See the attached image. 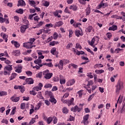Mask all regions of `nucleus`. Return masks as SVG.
Wrapping results in <instances>:
<instances>
[{
	"instance_id": "obj_1",
	"label": "nucleus",
	"mask_w": 125,
	"mask_h": 125,
	"mask_svg": "<svg viewBox=\"0 0 125 125\" xmlns=\"http://www.w3.org/2000/svg\"><path fill=\"white\" fill-rule=\"evenodd\" d=\"M45 94L48 95L50 97L49 102L51 103H54V104H56L57 103V101L55 98H54V96H53V93L50 91H46Z\"/></svg>"
},
{
	"instance_id": "obj_2",
	"label": "nucleus",
	"mask_w": 125,
	"mask_h": 125,
	"mask_svg": "<svg viewBox=\"0 0 125 125\" xmlns=\"http://www.w3.org/2000/svg\"><path fill=\"white\" fill-rule=\"evenodd\" d=\"M42 74L45 80H50L53 76V73L49 72V70L48 69H46L43 71Z\"/></svg>"
},
{
	"instance_id": "obj_3",
	"label": "nucleus",
	"mask_w": 125,
	"mask_h": 125,
	"mask_svg": "<svg viewBox=\"0 0 125 125\" xmlns=\"http://www.w3.org/2000/svg\"><path fill=\"white\" fill-rule=\"evenodd\" d=\"M12 65L9 64L6 65L4 68V76H6L7 75H10V73H11V71H12Z\"/></svg>"
},
{
	"instance_id": "obj_4",
	"label": "nucleus",
	"mask_w": 125,
	"mask_h": 125,
	"mask_svg": "<svg viewBox=\"0 0 125 125\" xmlns=\"http://www.w3.org/2000/svg\"><path fill=\"white\" fill-rule=\"evenodd\" d=\"M79 105L81 106V107H79L78 105H75L74 107H73L71 108L70 111L73 112L74 113H77V112L80 113V112L82 110H83V105L81 104H80Z\"/></svg>"
},
{
	"instance_id": "obj_5",
	"label": "nucleus",
	"mask_w": 125,
	"mask_h": 125,
	"mask_svg": "<svg viewBox=\"0 0 125 125\" xmlns=\"http://www.w3.org/2000/svg\"><path fill=\"white\" fill-rule=\"evenodd\" d=\"M124 86V83L121 81H118L116 85V93H119L121 89L123 88Z\"/></svg>"
},
{
	"instance_id": "obj_6",
	"label": "nucleus",
	"mask_w": 125,
	"mask_h": 125,
	"mask_svg": "<svg viewBox=\"0 0 125 125\" xmlns=\"http://www.w3.org/2000/svg\"><path fill=\"white\" fill-rule=\"evenodd\" d=\"M99 40H100L99 37L98 36L94 37L91 42L90 41L88 42V44L90 45H91V46L95 47V45L93 44H94V42H99Z\"/></svg>"
},
{
	"instance_id": "obj_7",
	"label": "nucleus",
	"mask_w": 125,
	"mask_h": 125,
	"mask_svg": "<svg viewBox=\"0 0 125 125\" xmlns=\"http://www.w3.org/2000/svg\"><path fill=\"white\" fill-rule=\"evenodd\" d=\"M34 83V80L32 78H26L23 85L25 84H33Z\"/></svg>"
},
{
	"instance_id": "obj_8",
	"label": "nucleus",
	"mask_w": 125,
	"mask_h": 125,
	"mask_svg": "<svg viewBox=\"0 0 125 125\" xmlns=\"http://www.w3.org/2000/svg\"><path fill=\"white\" fill-rule=\"evenodd\" d=\"M88 118H89V114H86L83 117V120L82 121V123L84 124V125H88Z\"/></svg>"
},
{
	"instance_id": "obj_9",
	"label": "nucleus",
	"mask_w": 125,
	"mask_h": 125,
	"mask_svg": "<svg viewBox=\"0 0 125 125\" xmlns=\"http://www.w3.org/2000/svg\"><path fill=\"white\" fill-rule=\"evenodd\" d=\"M28 28H29L28 24H26V25L21 26L20 28L21 33L22 34H24L25 32H26V30H27V29H28Z\"/></svg>"
},
{
	"instance_id": "obj_10",
	"label": "nucleus",
	"mask_w": 125,
	"mask_h": 125,
	"mask_svg": "<svg viewBox=\"0 0 125 125\" xmlns=\"http://www.w3.org/2000/svg\"><path fill=\"white\" fill-rule=\"evenodd\" d=\"M10 99L12 102H18L19 100H20V97H17L16 95H14L12 96L11 98Z\"/></svg>"
},
{
	"instance_id": "obj_11",
	"label": "nucleus",
	"mask_w": 125,
	"mask_h": 125,
	"mask_svg": "<svg viewBox=\"0 0 125 125\" xmlns=\"http://www.w3.org/2000/svg\"><path fill=\"white\" fill-rule=\"evenodd\" d=\"M23 47H25L27 49H29L32 48V44L30 42H25L23 43Z\"/></svg>"
},
{
	"instance_id": "obj_12",
	"label": "nucleus",
	"mask_w": 125,
	"mask_h": 125,
	"mask_svg": "<svg viewBox=\"0 0 125 125\" xmlns=\"http://www.w3.org/2000/svg\"><path fill=\"white\" fill-rule=\"evenodd\" d=\"M75 36H77L78 38L80 37V36H83V30L81 29L80 30H77L75 31Z\"/></svg>"
},
{
	"instance_id": "obj_13",
	"label": "nucleus",
	"mask_w": 125,
	"mask_h": 125,
	"mask_svg": "<svg viewBox=\"0 0 125 125\" xmlns=\"http://www.w3.org/2000/svg\"><path fill=\"white\" fill-rule=\"evenodd\" d=\"M59 79L61 84H65V83H66V80H65V78H64V77L62 75H60Z\"/></svg>"
},
{
	"instance_id": "obj_14",
	"label": "nucleus",
	"mask_w": 125,
	"mask_h": 125,
	"mask_svg": "<svg viewBox=\"0 0 125 125\" xmlns=\"http://www.w3.org/2000/svg\"><path fill=\"white\" fill-rule=\"evenodd\" d=\"M11 43L12 44H14L15 47L16 48H18V47H20V43L18 42L17 41H15L14 40H13L11 42Z\"/></svg>"
},
{
	"instance_id": "obj_15",
	"label": "nucleus",
	"mask_w": 125,
	"mask_h": 125,
	"mask_svg": "<svg viewBox=\"0 0 125 125\" xmlns=\"http://www.w3.org/2000/svg\"><path fill=\"white\" fill-rule=\"evenodd\" d=\"M22 69H23V66L20 64L19 65H18V67H17L15 72H16L17 73H19V74H20V73L22 72Z\"/></svg>"
},
{
	"instance_id": "obj_16",
	"label": "nucleus",
	"mask_w": 125,
	"mask_h": 125,
	"mask_svg": "<svg viewBox=\"0 0 125 125\" xmlns=\"http://www.w3.org/2000/svg\"><path fill=\"white\" fill-rule=\"evenodd\" d=\"M18 6H25L26 5V3H25V1L23 0H19L18 1Z\"/></svg>"
},
{
	"instance_id": "obj_17",
	"label": "nucleus",
	"mask_w": 125,
	"mask_h": 125,
	"mask_svg": "<svg viewBox=\"0 0 125 125\" xmlns=\"http://www.w3.org/2000/svg\"><path fill=\"white\" fill-rule=\"evenodd\" d=\"M75 83V80L74 79L70 80L69 81H68L66 83V85L67 86H70L71 85H73V84H74Z\"/></svg>"
},
{
	"instance_id": "obj_18",
	"label": "nucleus",
	"mask_w": 125,
	"mask_h": 125,
	"mask_svg": "<svg viewBox=\"0 0 125 125\" xmlns=\"http://www.w3.org/2000/svg\"><path fill=\"white\" fill-rule=\"evenodd\" d=\"M64 22L62 21H59L55 23V27H61L63 25Z\"/></svg>"
},
{
	"instance_id": "obj_19",
	"label": "nucleus",
	"mask_w": 125,
	"mask_h": 125,
	"mask_svg": "<svg viewBox=\"0 0 125 125\" xmlns=\"http://www.w3.org/2000/svg\"><path fill=\"white\" fill-rule=\"evenodd\" d=\"M74 98H72L71 99L68 100V106H70L71 105H75V104H74Z\"/></svg>"
},
{
	"instance_id": "obj_20",
	"label": "nucleus",
	"mask_w": 125,
	"mask_h": 125,
	"mask_svg": "<svg viewBox=\"0 0 125 125\" xmlns=\"http://www.w3.org/2000/svg\"><path fill=\"white\" fill-rule=\"evenodd\" d=\"M64 63H63V61L60 60L58 63V68L60 70H63V65Z\"/></svg>"
},
{
	"instance_id": "obj_21",
	"label": "nucleus",
	"mask_w": 125,
	"mask_h": 125,
	"mask_svg": "<svg viewBox=\"0 0 125 125\" xmlns=\"http://www.w3.org/2000/svg\"><path fill=\"white\" fill-rule=\"evenodd\" d=\"M86 15H89L90 12H91V9L90 8V5H88V7L86 8Z\"/></svg>"
},
{
	"instance_id": "obj_22",
	"label": "nucleus",
	"mask_w": 125,
	"mask_h": 125,
	"mask_svg": "<svg viewBox=\"0 0 125 125\" xmlns=\"http://www.w3.org/2000/svg\"><path fill=\"white\" fill-rule=\"evenodd\" d=\"M34 63L35 64H38V65H39V66L40 67H42V64H41V63H42V60L40 59L35 60Z\"/></svg>"
},
{
	"instance_id": "obj_23",
	"label": "nucleus",
	"mask_w": 125,
	"mask_h": 125,
	"mask_svg": "<svg viewBox=\"0 0 125 125\" xmlns=\"http://www.w3.org/2000/svg\"><path fill=\"white\" fill-rule=\"evenodd\" d=\"M118 30V26L117 25H113L110 26L108 28V31H116Z\"/></svg>"
},
{
	"instance_id": "obj_24",
	"label": "nucleus",
	"mask_w": 125,
	"mask_h": 125,
	"mask_svg": "<svg viewBox=\"0 0 125 125\" xmlns=\"http://www.w3.org/2000/svg\"><path fill=\"white\" fill-rule=\"evenodd\" d=\"M0 36L1 37H2L3 40H5V42H7V38H8V36L3 33H1Z\"/></svg>"
},
{
	"instance_id": "obj_25",
	"label": "nucleus",
	"mask_w": 125,
	"mask_h": 125,
	"mask_svg": "<svg viewBox=\"0 0 125 125\" xmlns=\"http://www.w3.org/2000/svg\"><path fill=\"white\" fill-rule=\"evenodd\" d=\"M49 2L46 0H43L42 1V5L43 6H45V7H48L49 6Z\"/></svg>"
},
{
	"instance_id": "obj_26",
	"label": "nucleus",
	"mask_w": 125,
	"mask_h": 125,
	"mask_svg": "<svg viewBox=\"0 0 125 125\" xmlns=\"http://www.w3.org/2000/svg\"><path fill=\"white\" fill-rule=\"evenodd\" d=\"M104 6V3L103 2V0L101 1L100 3L96 7V9H100L101 8H103V6Z\"/></svg>"
},
{
	"instance_id": "obj_27",
	"label": "nucleus",
	"mask_w": 125,
	"mask_h": 125,
	"mask_svg": "<svg viewBox=\"0 0 125 125\" xmlns=\"http://www.w3.org/2000/svg\"><path fill=\"white\" fill-rule=\"evenodd\" d=\"M78 2L80 4H83L84 5V4H86V1H89L90 0H78Z\"/></svg>"
},
{
	"instance_id": "obj_28",
	"label": "nucleus",
	"mask_w": 125,
	"mask_h": 125,
	"mask_svg": "<svg viewBox=\"0 0 125 125\" xmlns=\"http://www.w3.org/2000/svg\"><path fill=\"white\" fill-rule=\"evenodd\" d=\"M69 9H72V10L76 11L78 10V6H77L76 5H71L69 7Z\"/></svg>"
},
{
	"instance_id": "obj_29",
	"label": "nucleus",
	"mask_w": 125,
	"mask_h": 125,
	"mask_svg": "<svg viewBox=\"0 0 125 125\" xmlns=\"http://www.w3.org/2000/svg\"><path fill=\"white\" fill-rule=\"evenodd\" d=\"M16 76H17V74L14 73H12L11 77L9 78V81H12L14 80L15 78H16Z\"/></svg>"
},
{
	"instance_id": "obj_30",
	"label": "nucleus",
	"mask_w": 125,
	"mask_h": 125,
	"mask_svg": "<svg viewBox=\"0 0 125 125\" xmlns=\"http://www.w3.org/2000/svg\"><path fill=\"white\" fill-rule=\"evenodd\" d=\"M44 24V22L43 21H40L36 25V26L34 27V29H36V28H40V27H42V25Z\"/></svg>"
},
{
	"instance_id": "obj_31",
	"label": "nucleus",
	"mask_w": 125,
	"mask_h": 125,
	"mask_svg": "<svg viewBox=\"0 0 125 125\" xmlns=\"http://www.w3.org/2000/svg\"><path fill=\"white\" fill-rule=\"evenodd\" d=\"M62 112L63 114H68V113H69V110L67 107H64L62 109Z\"/></svg>"
},
{
	"instance_id": "obj_32",
	"label": "nucleus",
	"mask_w": 125,
	"mask_h": 125,
	"mask_svg": "<svg viewBox=\"0 0 125 125\" xmlns=\"http://www.w3.org/2000/svg\"><path fill=\"white\" fill-rule=\"evenodd\" d=\"M37 97H38V98H40V99H44V98H43V97L42 95V92H39L38 93Z\"/></svg>"
},
{
	"instance_id": "obj_33",
	"label": "nucleus",
	"mask_w": 125,
	"mask_h": 125,
	"mask_svg": "<svg viewBox=\"0 0 125 125\" xmlns=\"http://www.w3.org/2000/svg\"><path fill=\"white\" fill-rule=\"evenodd\" d=\"M42 106V103H39L37 104V105H36L34 109L37 110H39L41 107Z\"/></svg>"
},
{
	"instance_id": "obj_34",
	"label": "nucleus",
	"mask_w": 125,
	"mask_h": 125,
	"mask_svg": "<svg viewBox=\"0 0 125 125\" xmlns=\"http://www.w3.org/2000/svg\"><path fill=\"white\" fill-rule=\"evenodd\" d=\"M16 12L19 14H23V13H24V10L22 9H19L16 10Z\"/></svg>"
},
{
	"instance_id": "obj_35",
	"label": "nucleus",
	"mask_w": 125,
	"mask_h": 125,
	"mask_svg": "<svg viewBox=\"0 0 125 125\" xmlns=\"http://www.w3.org/2000/svg\"><path fill=\"white\" fill-rule=\"evenodd\" d=\"M95 95V93H93L92 95H89V98L87 99V101H88V102L91 101V100H92V99L93 98V97H94Z\"/></svg>"
},
{
	"instance_id": "obj_36",
	"label": "nucleus",
	"mask_w": 125,
	"mask_h": 125,
	"mask_svg": "<svg viewBox=\"0 0 125 125\" xmlns=\"http://www.w3.org/2000/svg\"><path fill=\"white\" fill-rule=\"evenodd\" d=\"M84 52L83 51H78V50H77V52H76V55L80 56V55H83V54H84Z\"/></svg>"
},
{
	"instance_id": "obj_37",
	"label": "nucleus",
	"mask_w": 125,
	"mask_h": 125,
	"mask_svg": "<svg viewBox=\"0 0 125 125\" xmlns=\"http://www.w3.org/2000/svg\"><path fill=\"white\" fill-rule=\"evenodd\" d=\"M56 52V48L53 47L51 49L50 53L53 55H55V53Z\"/></svg>"
},
{
	"instance_id": "obj_38",
	"label": "nucleus",
	"mask_w": 125,
	"mask_h": 125,
	"mask_svg": "<svg viewBox=\"0 0 125 125\" xmlns=\"http://www.w3.org/2000/svg\"><path fill=\"white\" fill-rule=\"evenodd\" d=\"M83 90H81L77 92V94L79 95V97L80 98L83 97Z\"/></svg>"
},
{
	"instance_id": "obj_39",
	"label": "nucleus",
	"mask_w": 125,
	"mask_h": 125,
	"mask_svg": "<svg viewBox=\"0 0 125 125\" xmlns=\"http://www.w3.org/2000/svg\"><path fill=\"white\" fill-rule=\"evenodd\" d=\"M42 30L44 34H47V33L50 32V29H47V28H45L44 29H42Z\"/></svg>"
},
{
	"instance_id": "obj_40",
	"label": "nucleus",
	"mask_w": 125,
	"mask_h": 125,
	"mask_svg": "<svg viewBox=\"0 0 125 125\" xmlns=\"http://www.w3.org/2000/svg\"><path fill=\"white\" fill-rule=\"evenodd\" d=\"M25 74H26L27 76L28 77H32L33 75V73L29 70L25 71Z\"/></svg>"
},
{
	"instance_id": "obj_41",
	"label": "nucleus",
	"mask_w": 125,
	"mask_h": 125,
	"mask_svg": "<svg viewBox=\"0 0 125 125\" xmlns=\"http://www.w3.org/2000/svg\"><path fill=\"white\" fill-rule=\"evenodd\" d=\"M52 120H53L52 117H48L47 119V124H48V125H49L51 123V122H52Z\"/></svg>"
},
{
	"instance_id": "obj_42",
	"label": "nucleus",
	"mask_w": 125,
	"mask_h": 125,
	"mask_svg": "<svg viewBox=\"0 0 125 125\" xmlns=\"http://www.w3.org/2000/svg\"><path fill=\"white\" fill-rule=\"evenodd\" d=\"M95 72L96 74H102V73H104V70L102 69V70H96L95 71Z\"/></svg>"
},
{
	"instance_id": "obj_43",
	"label": "nucleus",
	"mask_w": 125,
	"mask_h": 125,
	"mask_svg": "<svg viewBox=\"0 0 125 125\" xmlns=\"http://www.w3.org/2000/svg\"><path fill=\"white\" fill-rule=\"evenodd\" d=\"M125 103L124 104H123V107L121 109V110L120 111V113L122 114L123 113H125Z\"/></svg>"
},
{
	"instance_id": "obj_44",
	"label": "nucleus",
	"mask_w": 125,
	"mask_h": 125,
	"mask_svg": "<svg viewBox=\"0 0 125 125\" xmlns=\"http://www.w3.org/2000/svg\"><path fill=\"white\" fill-rule=\"evenodd\" d=\"M71 66L73 67V68H74V69H77L78 68V65L77 64H75L74 63H71L70 64V66H68V68H70Z\"/></svg>"
},
{
	"instance_id": "obj_45",
	"label": "nucleus",
	"mask_w": 125,
	"mask_h": 125,
	"mask_svg": "<svg viewBox=\"0 0 125 125\" xmlns=\"http://www.w3.org/2000/svg\"><path fill=\"white\" fill-rule=\"evenodd\" d=\"M53 38L54 40H56L57 39H58V34L56 32H54V33L53 35Z\"/></svg>"
},
{
	"instance_id": "obj_46",
	"label": "nucleus",
	"mask_w": 125,
	"mask_h": 125,
	"mask_svg": "<svg viewBox=\"0 0 125 125\" xmlns=\"http://www.w3.org/2000/svg\"><path fill=\"white\" fill-rule=\"evenodd\" d=\"M62 62H63V65H66L70 63V61L66 59L62 60Z\"/></svg>"
},
{
	"instance_id": "obj_47",
	"label": "nucleus",
	"mask_w": 125,
	"mask_h": 125,
	"mask_svg": "<svg viewBox=\"0 0 125 125\" xmlns=\"http://www.w3.org/2000/svg\"><path fill=\"white\" fill-rule=\"evenodd\" d=\"M36 123V119L35 118H32L30 121L29 122V124H30L31 125L35 124Z\"/></svg>"
},
{
	"instance_id": "obj_48",
	"label": "nucleus",
	"mask_w": 125,
	"mask_h": 125,
	"mask_svg": "<svg viewBox=\"0 0 125 125\" xmlns=\"http://www.w3.org/2000/svg\"><path fill=\"white\" fill-rule=\"evenodd\" d=\"M64 12L65 13H68V14H71V12L68 9V7H66L65 9L64 10Z\"/></svg>"
},
{
	"instance_id": "obj_49",
	"label": "nucleus",
	"mask_w": 125,
	"mask_h": 125,
	"mask_svg": "<svg viewBox=\"0 0 125 125\" xmlns=\"http://www.w3.org/2000/svg\"><path fill=\"white\" fill-rule=\"evenodd\" d=\"M44 88H49L50 87H52V85L50 83L46 84L44 86Z\"/></svg>"
},
{
	"instance_id": "obj_50",
	"label": "nucleus",
	"mask_w": 125,
	"mask_h": 125,
	"mask_svg": "<svg viewBox=\"0 0 125 125\" xmlns=\"http://www.w3.org/2000/svg\"><path fill=\"white\" fill-rule=\"evenodd\" d=\"M122 97H121V95L119 96V97L118 98L117 102V104H118V103H119V104H122V102H123V100H122Z\"/></svg>"
},
{
	"instance_id": "obj_51",
	"label": "nucleus",
	"mask_w": 125,
	"mask_h": 125,
	"mask_svg": "<svg viewBox=\"0 0 125 125\" xmlns=\"http://www.w3.org/2000/svg\"><path fill=\"white\" fill-rule=\"evenodd\" d=\"M40 18L39 17V16H36L34 17V21H36L38 23H39V20H40Z\"/></svg>"
},
{
	"instance_id": "obj_52",
	"label": "nucleus",
	"mask_w": 125,
	"mask_h": 125,
	"mask_svg": "<svg viewBox=\"0 0 125 125\" xmlns=\"http://www.w3.org/2000/svg\"><path fill=\"white\" fill-rule=\"evenodd\" d=\"M53 124H54V125H55L56 124H57V122L58 121V120L57 119V118H56V117H53Z\"/></svg>"
},
{
	"instance_id": "obj_53",
	"label": "nucleus",
	"mask_w": 125,
	"mask_h": 125,
	"mask_svg": "<svg viewBox=\"0 0 125 125\" xmlns=\"http://www.w3.org/2000/svg\"><path fill=\"white\" fill-rule=\"evenodd\" d=\"M107 38L109 40H111V38H112V33L108 32L106 33Z\"/></svg>"
},
{
	"instance_id": "obj_54",
	"label": "nucleus",
	"mask_w": 125,
	"mask_h": 125,
	"mask_svg": "<svg viewBox=\"0 0 125 125\" xmlns=\"http://www.w3.org/2000/svg\"><path fill=\"white\" fill-rule=\"evenodd\" d=\"M4 95H7V92L5 91H1L0 92V96H4Z\"/></svg>"
},
{
	"instance_id": "obj_55",
	"label": "nucleus",
	"mask_w": 125,
	"mask_h": 125,
	"mask_svg": "<svg viewBox=\"0 0 125 125\" xmlns=\"http://www.w3.org/2000/svg\"><path fill=\"white\" fill-rule=\"evenodd\" d=\"M14 55L15 56H19L20 55V51L19 50H15Z\"/></svg>"
},
{
	"instance_id": "obj_56",
	"label": "nucleus",
	"mask_w": 125,
	"mask_h": 125,
	"mask_svg": "<svg viewBox=\"0 0 125 125\" xmlns=\"http://www.w3.org/2000/svg\"><path fill=\"white\" fill-rule=\"evenodd\" d=\"M25 106H26V104L25 103H21V110H24L25 109Z\"/></svg>"
},
{
	"instance_id": "obj_57",
	"label": "nucleus",
	"mask_w": 125,
	"mask_h": 125,
	"mask_svg": "<svg viewBox=\"0 0 125 125\" xmlns=\"http://www.w3.org/2000/svg\"><path fill=\"white\" fill-rule=\"evenodd\" d=\"M1 123L2 124H5V125H8V121L7 119H3L1 121Z\"/></svg>"
},
{
	"instance_id": "obj_58",
	"label": "nucleus",
	"mask_w": 125,
	"mask_h": 125,
	"mask_svg": "<svg viewBox=\"0 0 125 125\" xmlns=\"http://www.w3.org/2000/svg\"><path fill=\"white\" fill-rule=\"evenodd\" d=\"M42 76V72H39V73L36 74V78H41Z\"/></svg>"
},
{
	"instance_id": "obj_59",
	"label": "nucleus",
	"mask_w": 125,
	"mask_h": 125,
	"mask_svg": "<svg viewBox=\"0 0 125 125\" xmlns=\"http://www.w3.org/2000/svg\"><path fill=\"white\" fill-rule=\"evenodd\" d=\"M75 48L77 49L79 48V49H82V46L81 45V44H80V43H77L76 44Z\"/></svg>"
},
{
	"instance_id": "obj_60",
	"label": "nucleus",
	"mask_w": 125,
	"mask_h": 125,
	"mask_svg": "<svg viewBox=\"0 0 125 125\" xmlns=\"http://www.w3.org/2000/svg\"><path fill=\"white\" fill-rule=\"evenodd\" d=\"M59 80H60L59 77H57V76H55L53 78V81H54V82H59Z\"/></svg>"
},
{
	"instance_id": "obj_61",
	"label": "nucleus",
	"mask_w": 125,
	"mask_h": 125,
	"mask_svg": "<svg viewBox=\"0 0 125 125\" xmlns=\"http://www.w3.org/2000/svg\"><path fill=\"white\" fill-rule=\"evenodd\" d=\"M29 3L30 4V5H31L32 6L36 4V2H35V1L34 0H29Z\"/></svg>"
},
{
	"instance_id": "obj_62",
	"label": "nucleus",
	"mask_w": 125,
	"mask_h": 125,
	"mask_svg": "<svg viewBox=\"0 0 125 125\" xmlns=\"http://www.w3.org/2000/svg\"><path fill=\"white\" fill-rule=\"evenodd\" d=\"M70 47H73V43H68V44L66 46V48L67 49H69V48H70Z\"/></svg>"
},
{
	"instance_id": "obj_63",
	"label": "nucleus",
	"mask_w": 125,
	"mask_h": 125,
	"mask_svg": "<svg viewBox=\"0 0 125 125\" xmlns=\"http://www.w3.org/2000/svg\"><path fill=\"white\" fill-rule=\"evenodd\" d=\"M92 30V26H89L87 28V31L88 33H90V32H91Z\"/></svg>"
},
{
	"instance_id": "obj_64",
	"label": "nucleus",
	"mask_w": 125,
	"mask_h": 125,
	"mask_svg": "<svg viewBox=\"0 0 125 125\" xmlns=\"http://www.w3.org/2000/svg\"><path fill=\"white\" fill-rule=\"evenodd\" d=\"M36 41V39L35 38H30L29 40V42H28L30 43H31V44H33V43L34 42Z\"/></svg>"
}]
</instances>
